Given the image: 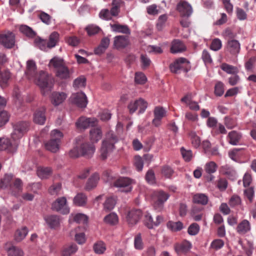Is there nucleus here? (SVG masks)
I'll use <instances>...</instances> for the list:
<instances>
[{
	"instance_id": "1",
	"label": "nucleus",
	"mask_w": 256,
	"mask_h": 256,
	"mask_svg": "<svg viewBox=\"0 0 256 256\" xmlns=\"http://www.w3.org/2000/svg\"><path fill=\"white\" fill-rule=\"evenodd\" d=\"M26 74L28 78L34 80V82L40 87L44 95L46 94L44 89L48 88L52 83V79L46 72L40 71L38 74L36 70V64L32 60H29L26 63Z\"/></svg>"
},
{
	"instance_id": "2",
	"label": "nucleus",
	"mask_w": 256,
	"mask_h": 256,
	"mask_svg": "<svg viewBox=\"0 0 256 256\" xmlns=\"http://www.w3.org/2000/svg\"><path fill=\"white\" fill-rule=\"evenodd\" d=\"M62 133L58 130H54L50 132V139L44 144L45 148L52 152H58L60 148Z\"/></svg>"
},
{
	"instance_id": "3",
	"label": "nucleus",
	"mask_w": 256,
	"mask_h": 256,
	"mask_svg": "<svg viewBox=\"0 0 256 256\" xmlns=\"http://www.w3.org/2000/svg\"><path fill=\"white\" fill-rule=\"evenodd\" d=\"M117 141L118 138L112 132H110L106 134L100 150V156L102 159L107 158L108 154L114 149V144Z\"/></svg>"
},
{
	"instance_id": "4",
	"label": "nucleus",
	"mask_w": 256,
	"mask_h": 256,
	"mask_svg": "<svg viewBox=\"0 0 256 256\" xmlns=\"http://www.w3.org/2000/svg\"><path fill=\"white\" fill-rule=\"evenodd\" d=\"M170 68L171 72L174 73H178L180 70L186 72L190 69V66L189 61L186 58H180L170 64Z\"/></svg>"
},
{
	"instance_id": "5",
	"label": "nucleus",
	"mask_w": 256,
	"mask_h": 256,
	"mask_svg": "<svg viewBox=\"0 0 256 256\" xmlns=\"http://www.w3.org/2000/svg\"><path fill=\"white\" fill-rule=\"evenodd\" d=\"M52 210L62 214H68L70 212V208L68 205L67 200L64 196L56 198L52 204Z\"/></svg>"
},
{
	"instance_id": "6",
	"label": "nucleus",
	"mask_w": 256,
	"mask_h": 256,
	"mask_svg": "<svg viewBox=\"0 0 256 256\" xmlns=\"http://www.w3.org/2000/svg\"><path fill=\"white\" fill-rule=\"evenodd\" d=\"M70 100L73 104L82 108H86L88 104L87 98L83 92L72 94L70 96Z\"/></svg>"
},
{
	"instance_id": "7",
	"label": "nucleus",
	"mask_w": 256,
	"mask_h": 256,
	"mask_svg": "<svg viewBox=\"0 0 256 256\" xmlns=\"http://www.w3.org/2000/svg\"><path fill=\"white\" fill-rule=\"evenodd\" d=\"M148 103L144 99L140 98L138 100L134 102H131L128 105V109L130 112L132 114L136 111L138 108L140 109V112L142 113L144 112L147 108Z\"/></svg>"
},
{
	"instance_id": "8",
	"label": "nucleus",
	"mask_w": 256,
	"mask_h": 256,
	"mask_svg": "<svg viewBox=\"0 0 256 256\" xmlns=\"http://www.w3.org/2000/svg\"><path fill=\"white\" fill-rule=\"evenodd\" d=\"M0 44L6 48H12L15 44V36L14 34L11 32L0 34Z\"/></svg>"
},
{
	"instance_id": "9",
	"label": "nucleus",
	"mask_w": 256,
	"mask_h": 256,
	"mask_svg": "<svg viewBox=\"0 0 256 256\" xmlns=\"http://www.w3.org/2000/svg\"><path fill=\"white\" fill-rule=\"evenodd\" d=\"M98 120L94 118H87L82 116L76 122V126L80 129H86L90 127H94L97 124Z\"/></svg>"
},
{
	"instance_id": "10",
	"label": "nucleus",
	"mask_w": 256,
	"mask_h": 256,
	"mask_svg": "<svg viewBox=\"0 0 256 256\" xmlns=\"http://www.w3.org/2000/svg\"><path fill=\"white\" fill-rule=\"evenodd\" d=\"M132 180L128 178H121L116 180L114 186L121 189L122 191L129 192L132 190Z\"/></svg>"
},
{
	"instance_id": "11",
	"label": "nucleus",
	"mask_w": 256,
	"mask_h": 256,
	"mask_svg": "<svg viewBox=\"0 0 256 256\" xmlns=\"http://www.w3.org/2000/svg\"><path fill=\"white\" fill-rule=\"evenodd\" d=\"M142 213L140 210H132L129 211L126 216V220L128 224L132 226L136 224L140 220Z\"/></svg>"
},
{
	"instance_id": "12",
	"label": "nucleus",
	"mask_w": 256,
	"mask_h": 256,
	"mask_svg": "<svg viewBox=\"0 0 256 256\" xmlns=\"http://www.w3.org/2000/svg\"><path fill=\"white\" fill-rule=\"evenodd\" d=\"M80 148L81 156L88 158H91L96 150L94 146L88 142H82Z\"/></svg>"
},
{
	"instance_id": "13",
	"label": "nucleus",
	"mask_w": 256,
	"mask_h": 256,
	"mask_svg": "<svg viewBox=\"0 0 256 256\" xmlns=\"http://www.w3.org/2000/svg\"><path fill=\"white\" fill-rule=\"evenodd\" d=\"M166 111L160 106H156L154 110V118L152 121V124L156 127L159 126L161 124L162 118L166 115Z\"/></svg>"
},
{
	"instance_id": "14",
	"label": "nucleus",
	"mask_w": 256,
	"mask_h": 256,
	"mask_svg": "<svg viewBox=\"0 0 256 256\" xmlns=\"http://www.w3.org/2000/svg\"><path fill=\"white\" fill-rule=\"evenodd\" d=\"M28 127V123L26 122H17L14 126V132L12 134L14 138H20L23 133L27 130Z\"/></svg>"
},
{
	"instance_id": "15",
	"label": "nucleus",
	"mask_w": 256,
	"mask_h": 256,
	"mask_svg": "<svg viewBox=\"0 0 256 256\" xmlns=\"http://www.w3.org/2000/svg\"><path fill=\"white\" fill-rule=\"evenodd\" d=\"M177 9L182 16L188 17L192 12V8L190 4L184 2L178 4Z\"/></svg>"
},
{
	"instance_id": "16",
	"label": "nucleus",
	"mask_w": 256,
	"mask_h": 256,
	"mask_svg": "<svg viewBox=\"0 0 256 256\" xmlns=\"http://www.w3.org/2000/svg\"><path fill=\"white\" fill-rule=\"evenodd\" d=\"M48 226L52 229H56L60 226V218L57 215H49L44 218Z\"/></svg>"
},
{
	"instance_id": "17",
	"label": "nucleus",
	"mask_w": 256,
	"mask_h": 256,
	"mask_svg": "<svg viewBox=\"0 0 256 256\" xmlns=\"http://www.w3.org/2000/svg\"><path fill=\"white\" fill-rule=\"evenodd\" d=\"M130 44L128 37L126 36H118L114 38V46L116 48H124Z\"/></svg>"
},
{
	"instance_id": "18",
	"label": "nucleus",
	"mask_w": 256,
	"mask_h": 256,
	"mask_svg": "<svg viewBox=\"0 0 256 256\" xmlns=\"http://www.w3.org/2000/svg\"><path fill=\"white\" fill-rule=\"evenodd\" d=\"M226 48L230 54L236 56L240 52V45L237 40H230L228 41Z\"/></svg>"
},
{
	"instance_id": "19",
	"label": "nucleus",
	"mask_w": 256,
	"mask_h": 256,
	"mask_svg": "<svg viewBox=\"0 0 256 256\" xmlns=\"http://www.w3.org/2000/svg\"><path fill=\"white\" fill-rule=\"evenodd\" d=\"M46 108H41L36 111L34 114V121L39 124H44L46 120L45 116Z\"/></svg>"
},
{
	"instance_id": "20",
	"label": "nucleus",
	"mask_w": 256,
	"mask_h": 256,
	"mask_svg": "<svg viewBox=\"0 0 256 256\" xmlns=\"http://www.w3.org/2000/svg\"><path fill=\"white\" fill-rule=\"evenodd\" d=\"M110 43V40L108 37L102 38L100 44L95 48L94 52L96 54L100 55L104 53L108 48Z\"/></svg>"
},
{
	"instance_id": "21",
	"label": "nucleus",
	"mask_w": 256,
	"mask_h": 256,
	"mask_svg": "<svg viewBox=\"0 0 256 256\" xmlns=\"http://www.w3.org/2000/svg\"><path fill=\"white\" fill-rule=\"evenodd\" d=\"M250 222L246 220H244L237 226L236 230L241 235L245 234L250 230Z\"/></svg>"
},
{
	"instance_id": "22",
	"label": "nucleus",
	"mask_w": 256,
	"mask_h": 256,
	"mask_svg": "<svg viewBox=\"0 0 256 256\" xmlns=\"http://www.w3.org/2000/svg\"><path fill=\"white\" fill-rule=\"evenodd\" d=\"M66 94L64 92H54L51 96L52 102L55 106H58L66 100Z\"/></svg>"
},
{
	"instance_id": "23",
	"label": "nucleus",
	"mask_w": 256,
	"mask_h": 256,
	"mask_svg": "<svg viewBox=\"0 0 256 256\" xmlns=\"http://www.w3.org/2000/svg\"><path fill=\"white\" fill-rule=\"evenodd\" d=\"M191 244L188 241H184L180 244H176L174 246V249L178 254H184L190 250L191 248Z\"/></svg>"
},
{
	"instance_id": "24",
	"label": "nucleus",
	"mask_w": 256,
	"mask_h": 256,
	"mask_svg": "<svg viewBox=\"0 0 256 256\" xmlns=\"http://www.w3.org/2000/svg\"><path fill=\"white\" fill-rule=\"evenodd\" d=\"M242 136L240 132L232 130L229 132L227 140L228 142L232 145H237L239 144Z\"/></svg>"
},
{
	"instance_id": "25",
	"label": "nucleus",
	"mask_w": 256,
	"mask_h": 256,
	"mask_svg": "<svg viewBox=\"0 0 256 256\" xmlns=\"http://www.w3.org/2000/svg\"><path fill=\"white\" fill-rule=\"evenodd\" d=\"M186 50L184 44L178 40H174L172 42L170 52L172 54L182 52Z\"/></svg>"
},
{
	"instance_id": "26",
	"label": "nucleus",
	"mask_w": 256,
	"mask_h": 256,
	"mask_svg": "<svg viewBox=\"0 0 256 256\" xmlns=\"http://www.w3.org/2000/svg\"><path fill=\"white\" fill-rule=\"evenodd\" d=\"M90 136L92 142H97L102 138V132L100 128H92L90 131Z\"/></svg>"
},
{
	"instance_id": "27",
	"label": "nucleus",
	"mask_w": 256,
	"mask_h": 256,
	"mask_svg": "<svg viewBox=\"0 0 256 256\" xmlns=\"http://www.w3.org/2000/svg\"><path fill=\"white\" fill-rule=\"evenodd\" d=\"M112 30L116 32L122 33L126 34H130V30L126 25H122L119 24H110Z\"/></svg>"
},
{
	"instance_id": "28",
	"label": "nucleus",
	"mask_w": 256,
	"mask_h": 256,
	"mask_svg": "<svg viewBox=\"0 0 256 256\" xmlns=\"http://www.w3.org/2000/svg\"><path fill=\"white\" fill-rule=\"evenodd\" d=\"M0 150H7L8 152H12V144L10 140L7 138H0Z\"/></svg>"
},
{
	"instance_id": "29",
	"label": "nucleus",
	"mask_w": 256,
	"mask_h": 256,
	"mask_svg": "<svg viewBox=\"0 0 256 256\" xmlns=\"http://www.w3.org/2000/svg\"><path fill=\"white\" fill-rule=\"evenodd\" d=\"M65 65L66 63L64 60L58 56H55L51 59L48 64V66L53 67L56 72Z\"/></svg>"
},
{
	"instance_id": "30",
	"label": "nucleus",
	"mask_w": 256,
	"mask_h": 256,
	"mask_svg": "<svg viewBox=\"0 0 256 256\" xmlns=\"http://www.w3.org/2000/svg\"><path fill=\"white\" fill-rule=\"evenodd\" d=\"M99 179L98 174L96 173L94 174L88 178L85 186L86 190H90L95 188L98 184Z\"/></svg>"
},
{
	"instance_id": "31",
	"label": "nucleus",
	"mask_w": 256,
	"mask_h": 256,
	"mask_svg": "<svg viewBox=\"0 0 256 256\" xmlns=\"http://www.w3.org/2000/svg\"><path fill=\"white\" fill-rule=\"evenodd\" d=\"M22 180L18 178H16L10 188L12 194L16 196L19 192H22Z\"/></svg>"
},
{
	"instance_id": "32",
	"label": "nucleus",
	"mask_w": 256,
	"mask_h": 256,
	"mask_svg": "<svg viewBox=\"0 0 256 256\" xmlns=\"http://www.w3.org/2000/svg\"><path fill=\"white\" fill-rule=\"evenodd\" d=\"M72 73L66 64L56 72V76L60 79L66 80L70 78Z\"/></svg>"
},
{
	"instance_id": "33",
	"label": "nucleus",
	"mask_w": 256,
	"mask_h": 256,
	"mask_svg": "<svg viewBox=\"0 0 256 256\" xmlns=\"http://www.w3.org/2000/svg\"><path fill=\"white\" fill-rule=\"evenodd\" d=\"M152 196L154 200L164 202H165L170 197V195L168 194L162 190L154 192Z\"/></svg>"
},
{
	"instance_id": "34",
	"label": "nucleus",
	"mask_w": 256,
	"mask_h": 256,
	"mask_svg": "<svg viewBox=\"0 0 256 256\" xmlns=\"http://www.w3.org/2000/svg\"><path fill=\"white\" fill-rule=\"evenodd\" d=\"M124 2L122 0H113L112 8L110 10L112 16H117L120 12V8L123 4Z\"/></svg>"
},
{
	"instance_id": "35",
	"label": "nucleus",
	"mask_w": 256,
	"mask_h": 256,
	"mask_svg": "<svg viewBox=\"0 0 256 256\" xmlns=\"http://www.w3.org/2000/svg\"><path fill=\"white\" fill-rule=\"evenodd\" d=\"M52 174L50 168L39 167L37 170V174L42 179L48 178Z\"/></svg>"
},
{
	"instance_id": "36",
	"label": "nucleus",
	"mask_w": 256,
	"mask_h": 256,
	"mask_svg": "<svg viewBox=\"0 0 256 256\" xmlns=\"http://www.w3.org/2000/svg\"><path fill=\"white\" fill-rule=\"evenodd\" d=\"M193 202L202 205H206L208 202V198L205 194H196L193 196Z\"/></svg>"
},
{
	"instance_id": "37",
	"label": "nucleus",
	"mask_w": 256,
	"mask_h": 256,
	"mask_svg": "<svg viewBox=\"0 0 256 256\" xmlns=\"http://www.w3.org/2000/svg\"><path fill=\"white\" fill-rule=\"evenodd\" d=\"M181 101L186 103L188 106H189L190 108L192 110H198L200 109V106L198 103L192 101L191 98L188 96H186L182 98L181 100Z\"/></svg>"
},
{
	"instance_id": "38",
	"label": "nucleus",
	"mask_w": 256,
	"mask_h": 256,
	"mask_svg": "<svg viewBox=\"0 0 256 256\" xmlns=\"http://www.w3.org/2000/svg\"><path fill=\"white\" fill-rule=\"evenodd\" d=\"M8 256H24V252L20 248L12 246L7 250Z\"/></svg>"
},
{
	"instance_id": "39",
	"label": "nucleus",
	"mask_w": 256,
	"mask_h": 256,
	"mask_svg": "<svg viewBox=\"0 0 256 256\" xmlns=\"http://www.w3.org/2000/svg\"><path fill=\"white\" fill-rule=\"evenodd\" d=\"M116 204V198L114 196L108 197L104 204V209L107 210H112Z\"/></svg>"
},
{
	"instance_id": "40",
	"label": "nucleus",
	"mask_w": 256,
	"mask_h": 256,
	"mask_svg": "<svg viewBox=\"0 0 256 256\" xmlns=\"http://www.w3.org/2000/svg\"><path fill=\"white\" fill-rule=\"evenodd\" d=\"M104 220L110 225H115L118 223V218L116 214L112 212L106 216Z\"/></svg>"
},
{
	"instance_id": "41",
	"label": "nucleus",
	"mask_w": 256,
	"mask_h": 256,
	"mask_svg": "<svg viewBox=\"0 0 256 256\" xmlns=\"http://www.w3.org/2000/svg\"><path fill=\"white\" fill-rule=\"evenodd\" d=\"M74 203L78 206H82L86 204V197L82 193L78 194L74 198Z\"/></svg>"
},
{
	"instance_id": "42",
	"label": "nucleus",
	"mask_w": 256,
	"mask_h": 256,
	"mask_svg": "<svg viewBox=\"0 0 256 256\" xmlns=\"http://www.w3.org/2000/svg\"><path fill=\"white\" fill-rule=\"evenodd\" d=\"M12 175L11 174H6L0 180V186L2 188H6L10 187V188L12 186Z\"/></svg>"
},
{
	"instance_id": "43",
	"label": "nucleus",
	"mask_w": 256,
	"mask_h": 256,
	"mask_svg": "<svg viewBox=\"0 0 256 256\" xmlns=\"http://www.w3.org/2000/svg\"><path fill=\"white\" fill-rule=\"evenodd\" d=\"M93 249L96 254H102L106 250V246L103 242L98 241L94 244Z\"/></svg>"
},
{
	"instance_id": "44",
	"label": "nucleus",
	"mask_w": 256,
	"mask_h": 256,
	"mask_svg": "<svg viewBox=\"0 0 256 256\" xmlns=\"http://www.w3.org/2000/svg\"><path fill=\"white\" fill-rule=\"evenodd\" d=\"M242 150L241 148H233L228 152V155L232 160L236 161L242 155Z\"/></svg>"
},
{
	"instance_id": "45",
	"label": "nucleus",
	"mask_w": 256,
	"mask_h": 256,
	"mask_svg": "<svg viewBox=\"0 0 256 256\" xmlns=\"http://www.w3.org/2000/svg\"><path fill=\"white\" fill-rule=\"evenodd\" d=\"M49 193L52 196H58L62 192V184L56 183L52 185L48 189Z\"/></svg>"
},
{
	"instance_id": "46",
	"label": "nucleus",
	"mask_w": 256,
	"mask_h": 256,
	"mask_svg": "<svg viewBox=\"0 0 256 256\" xmlns=\"http://www.w3.org/2000/svg\"><path fill=\"white\" fill-rule=\"evenodd\" d=\"M58 34L55 32L50 34L49 37V40L48 42V48H51L56 46L58 40Z\"/></svg>"
},
{
	"instance_id": "47",
	"label": "nucleus",
	"mask_w": 256,
	"mask_h": 256,
	"mask_svg": "<svg viewBox=\"0 0 256 256\" xmlns=\"http://www.w3.org/2000/svg\"><path fill=\"white\" fill-rule=\"evenodd\" d=\"M78 250L76 244H72L66 248H64L62 252V256H70L75 253Z\"/></svg>"
},
{
	"instance_id": "48",
	"label": "nucleus",
	"mask_w": 256,
	"mask_h": 256,
	"mask_svg": "<svg viewBox=\"0 0 256 256\" xmlns=\"http://www.w3.org/2000/svg\"><path fill=\"white\" fill-rule=\"evenodd\" d=\"M168 228L172 231L176 232L180 230L183 228V224L180 222H168L167 224Z\"/></svg>"
},
{
	"instance_id": "49",
	"label": "nucleus",
	"mask_w": 256,
	"mask_h": 256,
	"mask_svg": "<svg viewBox=\"0 0 256 256\" xmlns=\"http://www.w3.org/2000/svg\"><path fill=\"white\" fill-rule=\"evenodd\" d=\"M28 233V230L26 227H23L22 228L18 230L15 234L16 240L20 242L26 237Z\"/></svg>"
},
{
	"instance_id": "50",
	"label": "nucleus",
	"mask_w": 256,
	"mask_h": 256,
	"mask_svg": "<svg viewBox=\"0 0 256 256\" xmlns=\"http://www.w3.org/2000/svg\"><path fill=\"white\" fill-rule=\"evenodd\" d=\"M134 246L138 250H142L144 248V244L140 234H138L134 236Z\"/></svg>"
},
{
	"instance_id": "51",
	"label": "nucleus",
	"mask_w": 256,
	"mask_h": 256,
	"mask_svg": "<svg viewBox=\"0 0 256 256\" xmlns=\"http://www.w3.org/2000/svg\"><path fill=\"white\" fill-rule=\"evenodd\" d=\"M10 76V72L8 70L0 72V85L2 87L5 86Z\"/></svg>"
},
{
	"instance_id": "52",
	"label": "nucleus",
	"mask_w": 256,
	"mask_h": 256,
	"mask_svg": "<svg viewBox=\"0 0 256 256\" xmlns=\"http://www.w3.org/2000/svg\"><path fill=\"white\" fill-rule=\"evenodd\" d=\"M86 84V78L84 76H80L76 78L73 83L75 88H84Z\"/></svg>"
},
{
	"instance_id": "53",
	"label": "nucleus",
	"mask_w": 256,
	"mask_h": 256,
	"mask_svg": "<svg viewBox=\"0 0 256 256\" xmlns=\"http://www.w3.org/2000/svg\"><path fill=\"white\" fill-rule=\"evenodd\" d=\"M190 138L192 146L196 148H198L200 144V138L198 136L196 133L194 132H192L190 134Z\"/></svg>"
},
{
	"instance_id": "54",
	"label": "nucleus",
	"mask_w": 256,
	"mask_h": 256,
	"mask_svg": "<svg viewBox=\"0 0 256 256\" xmlns=\"http://www.w3.org/2000/svg\"><path fill=\"white\" fill-rule=\"evenodd\" d=\"M36 45L42 50H46L48 48V42L46 40L36 38L34 40Z\"/></svg>"
},
{
	"instance_id": "55",
	"label": "nucleus",
	"mask_w": 256,
	"mask_h": 256,
	"mask_svg": "<svg viewBox=\"0 0 256 256\" xmlns=\"http://www.w3.org/2000/svg\"><path fill=\"white\" fill-rule=\"evenodd\" d=\"M20 30L22 33L29 37H32L35 35V32L33 30L27 26H22Z\"/></svg>"
},
{
	"instance_id": "56",
	"label": "nucleus",
	"mask_w": 256,
	"mask_h": 256,
	"mask_svg": "<svg viewBox=\"0 0 256 256\" xmlns=\"http://www.w3.org/2000/svg\"><path fill=\"white\" fill-rule=\"evenodd\" d=\"M140 61L143 68H148L151 64L150 58L146 54H142L140 57Z\"/></svg>"
},
{
	"instance_id": "57",
	"label": "nucleus",
	"mask_w": 256,
	"mask_h": 256,
	"mask_svg": "<svg viewBox=\"0 0 256 256\" xmlns=\"http://www.w3.org/2000/svg\"><path fill=\"white\" fill-rule=\"evenodd\" d=\"M135 82L138 84H144L146 81V76L142 72H136L134 78Z\"/></svg>"
},
{
	"instance_id": "58",
	"label": "nucleus",
	"mask_w": 256,
	"mask_h": 256,
	"mask_svg": "<svg viewBox=\"0 0 256 256\" xmlns=\"http://www.w3.org/2000/svg\"><path fill=\"white\" fill-rule=\"evenodd\" d=\"M86 30L89 36L94 35L98 33L100 30L98 26L94 24H90L87 26Z\"/></svg>"
},
{
	"instance_id": "59",
	"label": "nucleus",
	"mask_w": 256,
	"mask_h": 256,
	"mask_svg": "<svg viewBox=\"0 0 256 256\" xmlns=\"http://www.w3.org/2000/svg\"><path fill=\"white\" fill-rule=\"evenodd\" d=\"M180 152L185 161L189 162L191 160L192 157V154L190 150H186L184 148L182 147L180 148Z\"/></svg>"
},
{
	"instance_id": "60",
	"label": "nucleus",
	"mask_w": 256,
	"mask_h": 256,
	"mask_svg": "<svg viewBox=\"0 0 256 256\" xmlns=\"http://www.w3.org/2000/svg\"><path fill=\"white\" fill-rule=\"evenodd\" d=\"M224 92V84L222 82H218L214 86V94L216 96H222Z\"/></svg>"
},
{
	"instance_id": "61",
	"label": "nucleus",
	"mask_w": 256,
	"mask_h": 256,
	"mask_svg": "<svg viewBox=\"0 0 256 256\" xmlns=\"http://www.w3.org/2000/svg\"><path fill=\"white\" fill-rule=\"evenodd\" d=\"M168 19V16L166 14H162L159 16L156 24V27L158 30H160L165 24Z\"/></svg>"
},
{
	"instance_id": "62",
	"label": "nucleus",
	"mask_w": 256,
	"mask_h": 256,
	"mask_svg": "<svg viewBox=\"0 0 256 256\" xmlns=\"http://www.w3.org/2000/svg\"><path fill=\"white\" fill-rule=\"evenodd\" d=\"M9 120V115L6 111L0 112V128L4 126Z\"/></svg>"
},
{
	"instance_id": "63",
	"label": "nucleus",
	"mask_w": 256,
	"mask_h": 256,
	"mask_svg": "<svg viewBox=\"0 0 256 256\" xmlns=\"http://www.w3.org/2000/svg\"><path fill=\"white\" fill-rule=\"evenodd\" d=\"M200 230V226L196 223H193L188 228V232L189 234L192 236L196 235Z\"/></svg>"
},
{
	"instance_id": "64",
	"label": "nucleus",
	"mask_w": 256,
	"mask_h": 256,
	"mask_svg": "<svg viewBox=\"0 0 256 256\" xmlns=\"http://www.w3.org/2000/svg\"><path fill=\"white\" fill-rule=\"evenodd\" d=\"M202 58L206 64H211L212 62V59L210 54L206 50L202 51Z\"/></svg>"
}]
</instances>
